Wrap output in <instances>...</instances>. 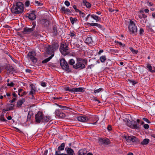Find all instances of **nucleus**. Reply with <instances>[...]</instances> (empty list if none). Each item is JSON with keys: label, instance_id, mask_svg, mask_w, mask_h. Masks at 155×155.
<instances>
[{"label": "nucleus", "instance_id": "f257e3e1", "mask_svg": "<svg viewBox=\"0 0 155 155\" xmlns=\"http://www.w3.org/2000/svg\"><path fill=\"white\" fill-rule=\"evenodd\" d=\"M24 5L20 2H17L15 4H13L11 8V11L14 14H18L23 12Z\"/></svg>", "mask_w": 155, "mask_h": 155}, {"label": "nucleus", "instance_id": "f03ea898", "mask_svg": "<svg viewBox=\"0 0 155 155\" xmlns=\"http://www.w3.org/2000/svg\"><path fill=\"white\" fill-rule=\"evenodd\" d=\"M87 60L86 59L78 58H77V62L73 65V68L79 70L83 69L85 68V64L87 65Z\"/></svg>", "mask_w": 155, "mask_h": 155}, {"label": "nucleus", "instance_id": "7ed1b4c3", "mask_svg": "<svg viewBox=\"0 0 155 155\" xmlns=\"http://www.w3.org/2000/svg\"><path fill=\"white\" fill-rule=\"evenodd\" d=\"M59 50L62 55L65 56L70 53L68 45L65 43H62L60 46Z\"/></svg>", "mask_w": 155, "mask_h": 155}, {"label": "nucleus", "instance_id": "20e7f679", "mask_svg": "<svg viewBox=\"0 0 155 155\" xmlns=\"http://www.w3.org/2000/svg\"><path fill=\"white\" fill-rule=\"evenodd\" d=\"M60 63L62 69L64 70L67 72L69 73L71 71L70 69L69 68V65L68 63L64 58H62L60 60Z\"/></svg>", "mask_w": 155, "mask_h": 155}, {"label": "nucleus", "instance_id": "39448f33", "mask_svg": "<svg viewBox=\"0 0 155 155\" xmlns=\"http://www.w3.org/2000/svg\"><path fill=\"white\" fill-rule=\"evenodd\" d=\"M36 25L34 23H32L31 27H25L23 28V30L22 31L24 34L29 35L33 33L35 27Z\"/></svg>", "mask_w": 155, "mask_h": 155}, {"label": "nucleus", "instance_id": "423d86ee", "mask_svg": "<svg viewBox=\"0 0 155 155\" xmlns=\"http://www.w3.org/2000/svg\"><path fill=\"white\" fill-rule=\"evenodd\" d=\"M126 125L128 127L135 129H140V127L139 125L136 124V122L134 120L131 121L127 119Z\"/></svg>", "mask_w": 155, "mask_h": 155}, {"label": "nucleus", "instance_id": "0eeeda50", "mask_svg": "<svg viewBox=\"0 0 155 155\" xmlns=\"http://www.w3.org/2000/svg\"><path fill=\"white\" fill-rule=\"evenodd\" d=\"M124 137L127 142H129L131 141L133 143L135 144L139 143L140 142V140L138 139L134 136H125Z\"/></svg>", "mask_w": 155, "mask_h": 155}, {"label": "nucleus", "instance_id": "6e6552de", "mask_svg": "<svg viewBox=\"0 0 155 155\" xmlns=\"http://www.w3.org/2000/svg\"><path fill=\"white\" fill-rule=\"evenodd\" d=\"M130 31L132 34H134L137 32V28L134 22L132 20H130L128 26Z\"/></svg>", "mask_w": 155, "mask_h": 155}, {"label": "nucleus", "instance_id": "1a4fd4ad", "mask_svg": "<svg viewBox=\"0 0 155 155\" xmlns=\"http://www.w3.org/2000/svg\"><path fill=\"white\" fill-rule=\"evenodd\" d=\"M36 53L34 51L29 52L27 54L28 57L34 63H36L37 61V58L35 57Z\"/></svg>", "mask_w": 155, "mask_h": 155}, {"label": "nucleus", "instance_id": "9d476101", "mask_svg": "<svg viewBox=\"0 0 155 155\" xmlns=\"http://www.w3.org/2000/svg\"><path fill=\"white\" fill-rule=\"evenodd\" d=\"M43 114L42 112L38 111L35 115V121L37 123L42 122Z\"/></svg>", "mask_w": 155, "mask_h": 155}, {"label": "nucleus", "instance_id": "9b49d317", "mask_svg": "<svg viewBox=\"0 0 155 155\" xmlns=\"http://www.w3.org/2000/svg\"><path fill=\"white\" fill-rule=\"evenodd\" d=\"M30 86L31 87V91L29 92V94L30 95H31L32 96L31 97V99H35V97L34 95V94L36 92V88L34 85L33 84H31L30 85Z\"/></svg>", "mask_w": 155, "mask_h": 155}, {"label": "nucleus", "instance_id": "f8f14e48", "mask_svg": "<svg viewBox=\"0 0 155 155\" xmlns=\"http://www.w3.org/2000/svg\"><path fill=\"white\" fill-rule=\"evenodd\" d=\"M55 114L57 116L61 118H64L65 116L64 114L59 110H56L55 112Z\"/></svg>", "mask_w": 155, "mask_h": 155}, {"label": "nucleus", "instance_id": "ddd939ff", "mask_svg": "<svg viewBox=\"0 0 155 155\" xmlns=\"http://www.w3.org/2000/svg\"><path fill=\"white\" fill-rule=\"evenodd\" d=\"M99 140V142L101 143L104 144L108 145L110 143V141L108 139H105L104 138H100Z\"/></svg>", "mask_w": 155, "mask_h": 155}, {"label": "nucleus", "instance_id": "4468645a", "mask_svg": "<svg viewBox=\"0 0 155 155\" xmlns=\"http://www.w3.org/2000/svg\"><path fill=\"white\" fill-rule=\"evenodd\" d=\"M35 11H33L30 14H27V15H28V17L31 20H34L36 18V16L35 14Z\"/></svg>", "mask_w": 155, "mask_h": 155}, {"label": "nucleus", "instance_id": "2eb2a0df", "mask_svg": "<svg viewBox=\"0 0 155 155\" xmlns=\"http://www.w3.org/2000/svg\"><path fill=\"white\" fill-rule=\"evenodd\" d=\"M60 12L61 13L64 14L71 13V12L70 9L68 8H66L64 6L61 7V9L60 10Z\"/></svg>", "mask_w": 155, "mask_h": 155}, {"label": "nucleus", "instance_id": "dca6fc26", "mask_svg": "<svg viewBox=\"0 0 155 155\" xmlns=\"http://www.w3.org/2000/svg\"><path fill=\"white\" fill-rule=\"evenodd\" d=\"M77 118L78 121L82 122H86L88 120L87 118L84 116H80L78 117Z\"/></svg>", "mask_w": 155, "mask_h": 155}, {"label": "nucleus", "instance_id": "f3484780", "mask_svg": "<svg viewBox=\"0 0 155 155\" xmlns=\"http://www.w3.org/2000/svg\"><path fill=\"white\" fill-rule=\"evenodd\" d=\"M27 93V92L24 91L21 88L19 89L18 91V95L21 97H22L24 95L26 94Z\"/></svg>", "mask_w": 155, "mask_h": 155}, {"label": "nucleus", "instance_id": "a211bd4d", "mask_svg": "<svg viewBox=\"0 0 155 155\" xmlns=\"http://www.w3.org/2000/svg\"><path fill=\"white\" fill-rule=\"evenodd\" d=\"M25 101V99L22 98L20 100H18L16 104L17 107H20L21 105Z\"/></svg>", "mask_w": 155, "mask_h": 155}, {"label": "nucleus", "instance_id": "6ab92c4d", "mask_svg": "<svg viewBox=\"0 0 155 155\" xmlns=\"http://www.w3.org/2000/svg\"><path fill=\"white\" fill-rule=\"evenodd\" d=\"M41 24L45 27H47L49 25V21L46 19H42L41 20Z\"/></svg>", "mask_w": 155, "mask_h": 155}, {"label": "nucleus", "instance_id": "aec40b11", "mask_svg": "<svg viewBox=\"0 0 155 155\" xmlns=\"http://www.w3.org/2000/svg\"><path fill=\"white\" fill-rule=\"evenodd\" d=\"M65 150H66L67 154L68 155H73L74 151L73 150L70 148H68L66 147L65 148Z\"/></svg>", "mask_w": 155, "mask_h": 155}, {"label": "nucleus", "instance_id": "412c9836", "mask_svg": "<svg viewBox=\"0 0 155 155\" xmlns=\"http://www.w3.org/2000/svg\"><path fill=\"white\" fill-rule=\"evenodd\" d=\"M59 46V44L58 43H53L52 45L53 51H54L56 49H58Z\"/></svg>", "mask_w": 155, "mask_h": 155}, {"label": "nucleus", "instance_id": "4be33fe9", "mask_svg": "<svg viewBox=\"0 0 155 155\" xmlns=\"http://www.w3.org/2000/svg\"><path fill=\"white\" fill-rule=\"evenodd\" d=\"M84 88L83 87H78L73 88V92H81L84 91Z\"/></svg>", "mask_w": 155, "mask_h": 155}, {"label": "nucleus", "instance_id": "5701e85b", "mask_svg": "<svg viewBox=\"0 0 155 155\" xmlns=\"http://www.w3.org/2000/svg\"><path fill=\"white\" fill-rule=\"evenodd\" d=\"M87 152L86 149H81L78 152V155H84L87 153Z\"/></svg>", "mask_w": 155, "mask_h": 155}, {"label": "nucleus", "instance_id": "b1692460", "mask_svg": "<svg viewBox=\"0 0 155 155\" xmlns=\"http://www.w3.org/2000/svg\"><path fill=\"white\" fill-rule=\"evenodd\" d=\"M6 106L8 110H12L14 109V105L13 104H6Z\"/></svg>", "mask_w": 155, "mask_h": 155}, {"label": "nucleus", "instance_id": "393cba45", "mask_svg": "<svg viewBox=\"0 0 155 155\" xmlns=\"http://www.w3.org/2000/svg\"><path fill=\"white\" fill-rule=\"evenodd\" d=\"M51 119V117L49 116L44 117L43 115L42 122H47Z\"/></svg>", "mask_w": 155, "mask_h": 155}, {"label": "nucleus", "instance_id": "a878e982", "mask_svg": "<svg viewBox=\"0 0 155 155\" xmlns=\"http://www.w3.org/2000/svg\"><path fill=\"white\" fill-rule=\"evenodd\" d=\"M83 3L84 5L85 6L88 8H90L91 7V4L85 0H83Z\"/></svg>", "mask_w": 155, "mask_h": 155}, {"label": "nucleus", "instance_id": "bb28decb", "mask_svg": "<svg viewBox=\"0 0 155 155\" xmlns=\"http://www.w3.org/2000/svg\"><path fill=\"white\" fill-rule=\"evenodd\" d=\"M52 49V48L51 45L48 46L47 48L46 49V51L47 53L48 54H50L51 53V52L53 51Z\"/></svg>", "mask_w": 155, "mask_h": 155}, {"label": "nucleus", "instance_id": "cd10ccee", "mask_svg": "<svg viewBox=\"0 0 155 155\" xmlns=\"http://www.w3.org/2000/svg\"><path fill=\"white\" fill-rule=\"evenodd\" d=\"M6 70L9 71V73H11L14 71V68L13 67L10 65H8L6 68Z\"/></svg>", "mask_w": 155, "mask_h": 155}, {"label": "nucleus", "instance_id": "c85d7f7f", "mask_svg": "<svg viewBox=\"0 0 155 155\" xmlns=\"http://www.w3.org/2000/svg\"><path fill=\"white\" fill-rule=\"evenodd\" d=\"M91 17L94 19L96 20L97 22L99 21L101 19L100 17H98V16L94 14L91 15Z\"/></svg>", "mask_w": 155, "mask_h": 155}, {"label": "nucleus", "instance_id": "c756f323", "mask_svg": "<svg viewBox=\"0 0 155 155\" xmlns=\"http://www.w3.org/2000/svg\"><path fill=\"white\" fill-rule=\"evenodd\" d=\"M150 140L148 139H145L143 140L141 142L140 144L142 145H146L149 142Z\"/></svg>", "mask_w": 155, "mask_h": 155}, {"label": "nucleus", "instance_id": "7c9ffc66", "mask_svg": "<svg viewBox=\"0 0 155 155\" xmlns=\"http://www.w3.org/2000/svg\"><path fill=\"white\" fill-rule=\"evenodd\" d=\"M54 56V54L51 55L50 57H49L45 59L44 60L42 61V63H45L48 62V61H49Z\"/></svg>", "mask_w": 155, "mask_h": 155}, {"label": "nucleus", "instance_id": "2f4dec72", "mask_svg": "<svg viewBox=\"0 0 155 155\" xmlns=\"http://www.w3.org/2000/svg\"><path fill=\"white\" fill-rule=\"evenodd\" d=\"M92 42V38L90 37H87L85 40V42L87 44L91 43Z\"/></svg>", "mask_w": 155, "mask_h": 155}, {"label": "nucleus", "instance_id": "473e14b6", "mask_svg": "<svg viewBox=\"0 0 155 155\" xmlns=\"http://www.w3.org/2000/svg\"><path fill=\"white\" fill-rule=\"evenodd\" d=\"M147 68L148 69L149 71L151 73L155 72V70L152 69V67L150 64H148L147 66Z\"/></svg>", "mask_w": 155, "mask_h": 155}, {"label": "nucleus", "instance_id": "72a5a7b5", "mask_svg": "<svg viewBox=\"0 0 155 155\" xmlns=\"http://www.w3.org/2000/svg\"><path fill=\"white\" fill-rule=\"evenodd\" d=\"M65 147V143H62L60 146L58 147V149L59 151H61V150H64V148Z\"/></svg>", "mask_w": 155, "mask_h": 155}, {"label": "nucleus", "instance_id": "f704fd0d", "mask_svg": "<svg viewBox=\"0 0 155 155\" xmlns=\"http://www.w3.org/2000/svg\"><path fill=\"white\" fill-rule=\"evenodd\" d=\"M53 33L55 36H56L58 33L57 27L55 25L53 27Z\"/></svg>", "mask_w": 155, "mask_h": 155}, {"label": "nucleus", "instance_id": "c9c22d12", "mask_svg": "<svg viewBox=\"0 0 155 155\" xmlns=\"http://www.w3.org/2000/svg\"><path fill=\"white\" fill-rule=\"evenodd\" d=\"M100 59L101 62H104L106 60V57L105 55L101 56L100 57Z\"/></svg>", "mask_w": 155, "mask_h": 155}, {"label": "nucleus", "instance_id": "e433bc0d", "mask_svg": "<svg viewBox=\"0 0 155 155\" xmlns=\"http://www.w3.org/2000/svg\"><path fill=\"white\" fill-rule=\"evenodd\" d=\"M32 35L35 37H38L39 36H41L40 34H38V31L33 32L32 33Z\"/></svg>", "mask_w": 155, "mask_h": 155}, {"label": "nucleus", "instance_id": "4c0bfd02", "mask_svg": "<svg viewBox=\"0 0 155 155\" xmlns=\"http://www.w3.org/2000/svg\"><path fill=\"white\" fill-rule=\"evenodd\" d=\"M59 107H60L62 110H70L71 108L70 107H68L66 106H63L60 105H58Z\"/></svg>", "mask_w": 155, "mask_h": 155}, {"label": "nucleus", "instance_id": "58836bf2", "mask_svg": "<svg viewBox=\"0 0 155 155\" xmlns=\"http://www.w3.org/2000/svg\"><path fill=\"white\" fill-rule=\"evenodd\" d=\"M75 63V61L72 58L70 59L68 61V63L69 64L71 65H74Z\"/></svg>", "mask_w": 155, "mask_h": 155}, {"label": "nucleus", "instance_id": "ea45409f", "mask_svg": "<svg viewBox=\"0 0 155 155\" xmlns=\"http://www.w3.org/2000/svg\"><path fill=\"white\" fill-rule=\"evenodd\" d=\"M94 26H96L101 29H102L104 28L103 26L97 23H94Z\"/></svg>", "mask_w": 155, "mask_h": 155}, {"label": "nucleus", "instance_id": "a19ab883", "mask_svg": "<svg viewBox=\"0 0 155 155\" xmlns=\"http://www.w3.org/2000/svg\"><path fill=\"white\" fill-rule=\"evenodd\" d=\"M70 19L71 21V22L72 24H73L75 22H76L77 19L76 18H73L72 17H70Z\"/></svg>", "mask_w": 155, "mask_h": 155}, {"label": "nucleus", "instance_id": "79ce46f5", "mask_svg": "<svg viewBox=\"0 0 155 155\" xmlns=\"http://www.w3.org/2000/svg\"><path fill=\"white\" fill-rule=\"evenodd\" d=\"M0 120L2 121H6L7 120L4 118V115L1 114L0 116Z\"/></svg>", "mask_w": 155, "mask_h": 155}, {"label": "nucleus", "instance_id": "37998d69", "mask_svg": "<svg viewBox=\"0 0 155 155\" xmlns=\"http://www.w3.org/2000/svg\"><path fill=\"white\" fill-rule=\"evenodd\" d=\"M32 114V113L30 111L29 112L27 116V120H29L31 119Z\"/></svg>", "mask_w": 155, "mask_h": 155}, {"label": "nucleus", "instance_id": "c03bdc74", "mask_svg": "<svg viewBox=\"0 0 155 155\" xmlns=\"http://www.w3.org/2000/svg\"><path fill=\"white\" fill-rule=\"evenodd\" d=\"M130 51L134 53V54H136L138 52V51L132 48H130Z\"/></svg>", "mask_w": 155, "mask_h": 155}, {"label": "nucleus", "instance_id": "a18cd8bd", "mask_svg": "<svg viewBox=\"0 0 155 155\" xmlns=\"http://www.w3.org/2000/svg\"><path fill=\"white\" fill-rule=\"evenodd\" d=\"M60 151H56L55 155H68V154H64L63 153L60 154Z\"/></svg>", "mask_w": 155, "mask_h": 155}, {"label": "nucleus", "instance_id": "49530a36", "mask_svg": "<svg viewBox=\"0 0 155 155\" xmlns=\"http://www.w3.org/2000/svg\"><path fill=\"white\" fill-rule=\"evenodd\" d=\"M115 42L116 43H118V44L120 45V46H122L123 47L125 46V44H124L120 42H119V41H115Z\"/></svg>", "mask_w": 155, "mask_h": 155}, {"label": "nucleus", "instance_id": "de8ad7c7", "mask_svg": "<svg viewBox=\"0 0 155 155\" xmlns=\"http://www.w3.org/2000/svg\"><path fill=\"white\" fill-rule=\"evenodd\" d=\"M65 90L66 91H68L70 92H73V88L71 89H70L68 87H67L65 88Z\"/></svg>", "mask_w": 155, "mask_h": 155}, {"label": "nucleus", "instance_id": "09e8293b", "mask_svg": "<svg viewBox=\"0 0 155 155\" xmlns=\"http://www.w3.org/2000/svg\"><path fill=\"white\" fill-rule=\"evenodd\" d=\"M147 20L145 19V18H143V19H141L140 20V22L142 24H144V23H146V22Z\"/></svg>", "mask_w": 155, "mask_h": 155}, {"label": "nucleus", "instance_id": "8fccbe9b", "mask_svg": "<svg viewBox=\"0 0 155 155\" xmlns=\"http://www.w3.org/2000/svg\"><path fill=\"white\" fill-rule=\"evenodd\" d=\"M103 90V89L102 88H100L99 89L95 90L94 91V92L96 93H98L102 91Z\"/></svg>", "mask_w": 155, "mask_h": 155}, {"label": "nucleus", "instance_id": "3c124183", "mask_svg": "<svg viewBox=\"0 0 155 155\" xmlns=\"http://www.w3.org/2000/svg\"><path fill=\"white\" fill-rule=\"evenodd\" d=\"M92 99L93 101H98V103H100L101 102L100 101L97 99V98L96 97H93Z\"/></svg>", "mask_w": 155, "mask_h": 155}, {"label": "nucleus", "instance_id": "603ef678", "mask_svg": "<svg viewBox=\"0 0 155 155\" xmlns=\"http://www.w3.org/2000/svg\"><path fill=\"white\" fill-rule=\"evenodd\" d=\"M75 32L73 31L72 32H71L70 34L69 35L71 37H73L75 35Z\"/></svg>", "mask_w": 155, "mask_h": 155}, {"label": "nucleus", "instance_id": "864d4df0", "mask_svg": "<svg viewBox=\"0 0 155 155\" xmlns=\"http://www.w3.org/2000/svg\"><path fill=\"white\" fill-rule=\"evenodd\" d=\"M73 8L75 9V11L76 12H79L80 11L77 8V7L76 5H74L73 6Z\"/></svg>", "mask_w": 155, "mask_h": 155}, {"label": "nucleus", "instance_id": "5fc2aeb1", "mask_svg": "<svg viewBox=\"0 0 155 155\" xmlns=\"http://www.w3.org/2000/svg\"><path fill=\"white\" fill-rule=\"evenodd\" d=\"M80 15L81 17L82 18H84V13L81 12V11H80L79 12Z\"/></svg>", "mask_w": 155, "mask_h": 155}, {"label": "nucleus", "instance_id": "6e6d98bb", "mask_svg": "<svg viewBox=\"0 0 155 155\" xmlns=\"http://www.w3.org/2000/svg\"><path fill=\"white\" fill-rule=\"evenodd\" d=\"M14 85V84L12 82L10 83H8L7 84L8 86L13 87Z\"/></svg>", "mask_w": 155, "mask_h": 155}, {"label": "nucleus", "instance_id": "4d7b16f0", "mask_svg": "<svg viewBox=\"0 0 155 155\" xmlns=\"http://www.w3.org/2000/svg\"><path fill=\"white\" fill-rule=\"evenodd\" d=\"M149 127V125L147 124H145L143 125V127L146 129H148Z\"/></svg>", "mask_w": 155, "mask_h": 155}, {"label": "nucleus", "instance_id": "13d9d810", "mask_svg": "<svg viewBox=\"0 0 155 155\" xmlns=\"http://www.w3.org/2000/svg\"><path fill=\"white\" fill-rule=\"evenodd\" d=\"M25 4L26 6L28 7L30 5V2L29 1H27L25 2Z\"/></svg>", "mask_w": 155, "mask_h": 155}, {"label": "nucleus", "instance_id": "bf43d9fd", "mask_svg": "<svg viewBox=\"0 0 155 155\" xmlns=\"http://www.w3.org/2000/svg\"><path fill=\"white\" fill-rule=\"evenodd\" d=\"M94 66V65L92 64L89 65L87 66L86 69L87 70H88L89 69H91V68L92 67H93Z\"/></svg>", "mask_w": 155, "mask_h": 155}, {"label": "nucleus", "instance_id": "052dcab7", "mask_svg": "<svg viewBox=\"0 0 155 155\" xmlns=\"http://www.w3.org/2000/svg\"><path fill=\"white\" fill-rule=\"evenodd\" d=\"M17 100V97H15L14 98H13L12 100L10 101H9V102L10 103H12Z\"/></svg>", "mask_w": 155, "mask_h": 155}, {"label": "nucleus", "instance_id": "680f3d73", "mask_svg": "<svg viewBox=\"0 0 155 155\" xmlns=\"http://www.w3.org/2000/svg\"><path fill=\"white\" fill-rule=\"evenodd\" d=\"M143 120L144 121H146L147 123L149 124L150 123V121L147 118H143Z\"/></svg>", "mask_w": 155, "mask_h": 155}, {"label": "nucleus", "instance_id": "e2e57ef3", "mask_svg": "<svg viewBox=\"0 0 155 155\" xmlns=\"http://www.w3.org/2000/svg\"><path fill=\"white\" fill-rule=\"evenodd\" d=\"M64 4L68 7L70 5V2L68 1H66L64 2Z\"/></svg>", "mask_w": 155, "mask_h": 155}, {"label": "nucleus", "instance_id": "0e129e2a", "mask_svg": "<svg viewBox=\"0 0 155 155\" xmlns=\"http://www.w3.org/2000/svg\"><path fill=\"white\" fill-rule=\"evenodd\" d=\"M41 85L43 87H45L46 86L45 82H42L41 83Z\"/></svg>", "mask_w": 155, "mask_h": 155}, {"label": "nucleus", "instance_id": "69168bd1", "mask_svg": "<svg viewBox=\"0 0 155 155\" xmlns=\"http://www.w3.org/2000/svg\"><path fill=\"white\" fill-rule=\"evenodd\" d=\"M143 32V29L142 28H140V35H142Z\"/></svg>", "mask_w": 155, "mask_h": 155}, {"label": "nucleus", "instance_id": "338daca9", "mask_svg": "<svg viewBox=\"0 0 155 155\" xmlns=\"http://www.w3.org/2000/svg\"><path fill=\"white\" fill-rule=\"evenodd\" d=\"M95 120H96V121L95 122L93 123L92 124H93V125H95L97 124V122L98 120V119L97 118V117H96L95 118Z\"/></svg>", "mask_w": 155, "mask_h": 155}, {"label": "nucleus", "instance_id": "774afa93", "mask_svg": "<svg viewBox=\"0 0 155 155\" xmlns=\"http://www.w3.org/2000/svg\"><path fill=\"white\" fill-rule=\"evenodd\" d=\"M12 95L13 96L15 97H18L17 94H16L15 92H13Z\"/></svg>", "mask_w": 155, "mask_h": 155}]
</instances>
